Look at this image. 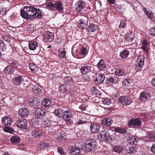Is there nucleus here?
<instances>
[{
  "label": "nucleus",
  "instance_id": "48",
  "mask_svg": "<svg viewBox=\"0 0 155 155\" xmlns=\"http://www.w3.org/2000/svg\"><path fill=\"white\" fill-rule=\"evenodd\" d=\"M56 137L57 139L59 140L64 139L66 138L65 133L63 132L60 133H58L56 136Z\"/></svg>",
  "mask_w": 155,
  "mask_h": 155
},
{
  "label": "nucleus",
  "instance_id": "52",
  "mask_svg": "<svg viewBox=\"0 0 155 155\" xmlns=\"http://www.w3.org/2000/svg\"><path fill=\"white\" fill-rule=\"evenodd\" d=\"M46 6L48 9L52 10H54L55 9V3L54 4L52 2L47 3Z\"/></svg>",
  "mask_w": 155,
  "mask_h": 155
},
{
  "label": "nucleus",
  "instance_id": "62",
  "mask_svg": "<svg viewBox=\"0 0 155 155\" xmlns=\"http://www.w3.org/2000/svg\"><path fill=\"white\" fill-rule=\"evenodd\" d=\"M2 38L3 40L9 42L10 40V38L7 35H5L2 36Z\"/></svg>",
  "mask_w": 155,
  "mask_h": 155
},
{
  "label": "nucleus",
  "instance_id": "9",
  "mask_svg": "<svg viewBox=\"0 0 155 155\" xmlns=\"http://www.w3.org/2000/svg\"><path fill=\"white\" fill-rule=\"evenodd\" d=\"M90 130L91 132L93 134L98 133L100 130V126L97 123L90 122Z\"/></svg>",
  "mask_w": 155,
  "mask_h": 155
},
{
  "label": "nucleus",
  "instance_id": "35",
  "mask_svg": "<svg viewBox=\"0 0 155 155\" xmlns=\"http://www.w3.org/2000/svg\"><path fill=\"white\" fill-rule=\"evenodd\" d=\"M12 143L14 144H18L20 143V138L16 136H12L10 139Z\"/></svg>",
  "mask_w": 155,
  "mask_h": 155
},
{
  "label": "nucleus",
  "instance_id": "32",
  "mask_svg": "<svg viewBox=\"0 0 155 155\" xmlns=\"http://www.w3.org/2000/svg\"><path fill=\"white\" fill-rule=\"evenodd\" d=\"M70 152L72 155H79L81 153L79 149L75 147H72Z\"/></svg>",
  "mask_w": 155,
  "mask_h": 155
},
{
  "label": "nucleus",
  "instance_id": "31",
  "mask_svg": "<svg viewBox=\"0 0 155 155\" xmlns=\"http://www.w3.org/2000/svg\"><path fill=\"white\" fill-rule=\"evenodd\" d=\"M115 74L118 76L123 77L126 75V74L123 69L118 68L115 70Z\"/></svg>",
  "mask_w": 155,
  "mask_h": 155
},
{
  "label": "nucleus",
  "instance_id": "17",
  "mask_svg": "<svg viewBox=\"0 0 155 155\" xmlns=\"http://www.w3.org/2000/svg\"><path fill=\"white\" fill-rule=\"evenodd\" d=\"M2 124L5 126H10L12 122L11 119L8 117H2Z\"/></svg>",
  "mask_w": 155,
  "mask_h": 155
},
{
  "label": "nucleus",
  "instance_id": "57",
  "mask_svg": "<svg viewBox=\"0 0 155 155\" xmlns=\"http://www.w3.org/2000/svg\"><path fill=\"white\" fill-rule=\"evenodd\" d=\"M126 25V21L125 20H121L119 28H124Z\"/></svg>",
  "mask_w": 155,
  "mask_h": 155
},
{
  "label": "nucleus",
  "instance_id": "33",
  "mask_svg": "<svg viewBox=\"0 0 155 155\" xmlns=\"http://www.w3.org/2000/svg\"><path fill=\"white\" fill-rule=\"evenodd\" d=\"M123 150L124 148L121 146L117 145L114 146L113 148V151L119 154Z\"/></svg>",
  "mask_w": 155,
  "mask_h": 155
},
{
  "label": "nucleus",
  "instance_id": "64",
  "mask_svg": "<svg viewBox=\"0 0 155 155\" xmlns=\"http://www.w3.org/2000/svg\"><path fill=\"white\" fill-rule=\"evenodd\" d=\"M141 48L142 49L143 51H145L146 53H148V50L147 49V47L146 46H143L141 47Z\"/></svg>",
  "mask_w": 155,
  "mask_h": 155
},
{
  "label": "nucleus",
  "instance_id": "26",
  "mask_svg": "<svg viewBox=\"0 0 155 155\" xmlns=\"http://www.w3.org/2000/svg\"><path fill=\"white\" fill-rule=\"evenodd\" d=\"M64 80L65 84L67 85H72L74 83V80L71 77L69 76L65 77Z\"/></svg>",
  "mask_w": 155,
  "mask_h": 155
},
{
  "label": "nucleus",
  "instance_id": "6",
  "mask_svg": "<svg viewBox=\"0 0 155 155\" xmlns=\"http://www.w3.org/2000/svg\"><path fill=\"white\" fill-rule=\"evenodd\" d=\"M118 101L122 105L125 106L129 105L132 102L131 98L128 96L120 97L118 98Z\"/></svg>",
  "mask_w": 155,
  "mask_h": 155
},
{
  "label": "nucleus",
  "instance_id": "40",
  "mask_svg": "<svg viewBox=\"0 0 155 155\" xmlns=\"http://www.w3.org/2000/svg\"><path fill=\"white\" fill-rule=\"evenodd\" d=\"M143 11L145 14L149 18L152 19L154 18L153 15L151 11L147 10L145 8H143Z\"/></svg>",
  "mask_w": 155,
  "mask_h": 155
},
{
  "label": "nucleus",
  "instance_id": "43",
  "mask_svg": "<svg viewBox=\"0 0 155 155\" xmlns=\"http://www.w3.org/2000/svg\"><path fill=\"white\" fill-rule=\"evenodd\" d=\"M29 101L30 105L34 108L36 106H38L39 105V103L37 102L36 99L34 98H30L29 100Z\"/></svg>",
  "mask_w": 155,
  "mask_h": 155
},
{
  "label": "nucleus",
  "instance_id": "50",
  "mask_svg": "<svg viewBox=\"0 0 155 155\" xmlns=\"http://www.w3.org/2000/svg\"><path fill=\"white\" fill-rule=\"evenodd\" d=\"M28 31L30 33H32L34 31L36 30V28H35V26L31 24L29 25L27 27Z\"/></svg>",
  "mask_w": 155,
  "mask_h": 155
},
{
  "label": "nucleus",
  "instance_id": "3",
  "mask_svg": "<svg viewBox=\"0 0 155 155\" xmlns=\"http://www.w3.org/2000/svg\"><path fill=\"white\" fill-rule=\"evenodd\" d=\"M97 143L94 140L89 139L87 140L86 142L84 143L82 148L85 149V150L87 151H89L97 147Z\"/></svg>",
  "mask_w": 155,
  "mask_h": 155
},
{
  "label": "nucleus",
  "instance_id": "21",
  "mask_svg": "<svg viewBox=\"0 0 155 155\" xmlns=\"http://www.w3.org/2000/svg\"><path fill=\"white\" fill-rule=\"evenodd\" d=\"M105 80V76L103 74H99L94 80L95 83L97 84L102 83Z\"/></svg>",
  "mask_w": 155,
  "mask_h": 155
},
{
  "label": "nucleus",
  "instance_id": "56",
  "mask_svg": "<svg viewBox=\"0 0 155 155\" xmlns=\"http://www.w3.org/2000/svg\"><path fill=\"white\" fill-rule=\"evenodd\" d=\"M7 12L6 8L4 6L0 7V14L2 15H5Z\"/></svg>",
  "mask_w": 155,
  "mask_h": 155
},
{
  "label": "nucleus",
  "instance_id": "14",
  "mask_svg": "<svg viewBox=\"0 0 155 155\" xmlns=\"http://www.w3.org/2000/svg\"><path fill=\"white\" fill-rule=\"evenodd\" d=\"M31 130V135L34 137L38 138L42 136V131L40 130L32 127Z\"/></svg>",
  "mask_w": 155,
  "mask_h": 155
},
{
  "label": "nucleus",
  "instance_id": "60",
  "mask_svg": "<svg viewBox=\"0 0 155 155\" xmlns=\"http://www.w3.org/2000/svg\"><path fill=\"white\" fill-rule=\"evenodd\" d=\"M130 79H125L123 82V85L126 86H129L130 85Z\"/></svg>",
  "mask_w": 155,
  "mask_h": 155
},
{
  "label": "nucleus",
  "instance_id": "24",
  "mask_svg": "<svg viewBox=\"0 0 155 155\" xmlns=\"http://www.w3.org/2000/svg\"><path fill=\"white\" fill-rule=\"evenodd\" d=\"M105 64L103 60L101 59L97 64V67L100 71H104L106 68Z\"/></svg>",
  "mask_w": 155,
  "mask_h": 155
},
{
  "label": "nucleus",
  "instance_id": "59",
  "mask_svg": "<svg viewBox=\"0 0 155 155\" xmlns=\"http://www.w3.org/2000/svg\"><path fill=\"white\" fill-rule=\"evenodd\" d=\"M149 33L152 36H155V26H153L150 30Z\"/></svg>",
  "mask_w": 155,
  "mask_h": 155
},
{
  "label": "nucleus",
  "instance_id": "46",
  "mask_svg": "<svg viewBox=\"0 0 155 155\" xmlns=\"http://www.w3.org/2000/svg\"><path fill=\"white\" fill-rule=\"evenodd\" d=\"M101 102L104 105H109L111 103L110 99L108 98H102Z\"/></svg>",
  "mask_w": 155,
  "mask_h": 155
},
{
  "label": "nucleus",
  "instance_id": "16",
  "mask_svg": "<svg viewBox=\"0 0 155 155\" xmlns=\"http://www.w3.org/2000/svg\"><path fill=\"white\" fill-rule=\"evenodd\" d=\"M54 38V34L51 32H47L45 35L44 39L46 41L48 42H52Z\"/></svg>",
  "mask_w": 155,
  "mask_h": 155
},
{
  "label": "nucleus",
  "instance_id": "63",
  "mask_svg": "<svg viewBox=\"0 0 155 155\" xmlns=\"http://www.w3.org/2000/svg\"><path fill=\"white\" fill-rule=\"evenodd\" d=\"M91 90L92 92V93L93 94H97L98 93L97 90L96 88H95L94 87H92L91 88Z\"/></svg>",
  "mask_w": 155,
  "mask_h": 155
},
{
  "label": "nucleus",
  "instance_id": "5",
  "mask_svg": "<svg viewBox=\"0 0 155 155\" xmlns=\"http://www.w3.org/2000/svg\"><path fill=\"white\" fill-rule=\"evenodd\" d=\"M99 138L104 141L107 142L110 140L111 136L109 133L106 130L101 131L98 136Z\"/></svg>",
  "mask_w": 155,
  "mask_h": 155
},
{
  "label": "nucleus",
  "instance_id": "28",
  "mask_svg": "<svg viewBox=\"0 0 155 155\" xmlns=\"http://www.w3.org/2000/svg\"><path fill=\"white\" fill-rule=\"evenodd\" d=\"M112 130L115 132H117L121 134H125L126 133V130L125 128L118 127H112Z\"/></svg>",
  "mask_w": 155,
  "mask_h": 155
},
{
  "label": "nucleus",
  "instance_id": "61",
  "mask_svg": "<svg viewBox=\"0 0 155 155\" xmlns=\"http://www.w3.org/2000/svg\"><path fill=\"white\" fill-rule=\"evenodd\" d=\"M58 151L61 155L65 154L66 153L64 151L63 149L61 147H58Z\"/></svg>",
  "mask_w": 155,
  "mask_h": 155
},
{
  "label": "nucleus",
  "instance_id": "8",
  "mask_svg": "<svg viewBox=\"0 0 155 155\" xmlns=\"http://www.w3.org/2000/svg\"><path fill=\"white\" fill-rule=\"evenodd\" d=\"M46 110L43 107L38 108L35 111V114L37 118L42 119L45 116Z\"/></svg>",
  "mask_w": 155,
  "mask_h": 155
},
{
  "label": "nucleus",
  "instance_id": "18",
  "mask_svg": "<svg viewBox=\"0 0 155 155\" xmlns=\"http://www.w3.org/2000/svg\"><path fill=\"white\" fill-rule=\"evenodd\" d=\"M55 8L58 12H61L64 9V6L63 3L60 1H57L55 2Z\"/></svg>",
  "mask_w": 155,
  "mask_h": 155
},
{
  "label": "nucleus",
  "instance_id": "36",
  "mask_svg": "<svg viewBox=\"0 0 155 155\" xmlns=\"http://www.w3.org/2000/svg\"><path fill=\"white\" fill-rule=\"evenodd\" d=\"M125 35V39L128 42L131 43L132 42L134 37L131 33H127Z\"/></svg>",
  "mask_w": 155,
  "mask_h": 155
},
{
  "label": "nucleus",
  "instance_id": "29",
  "mask_svg": "<svg viewBox=\"0 0 155 155\" xmlns=\"http://www.w3.org/2000/svg\"><path fill=\"white\" fill-rule=\"evenodd\" d=\"M42 104L45 107H48L51 105L52 101L49 99H44L42 102Z\"/></svg>",
  "mask_w": 155,
  "mask_h": 155
},
{
  "label": "nucleus",
  "instance_id": "11",
  "mask_svg": "<svg viewBox=\"0 0 155 155\" xmlns=\"http://www.w3.org/2000/svg\"><path fill=\"white\" fill-rule=\"evenodd\" d=\"M76 6L77 11L80 13H82V11L85 7V4L82 0H79L77 2Z\"/></svg>",
  "mask_w": 155,
  "mask_h": 155
},
{
  "label": "nucleus",
  "instance_id": "30",
  "mask_svg": "<svg viewBox=\"0 0 155 155\" xmlns=\"http://www.w3.org/2000/svg\"><path fill=\"white\" fill-rule=\"evenodd\" d=\"M139 140L137 137L136 138L134 137H130L128 140V143L130 145L136 144Z\"/></svg>",
  "mask_w": 155,
  "mask_h": 155
},
{
  "label": "nucleus",
  "instance_id": "1",
  "mask_svg": "<svg viewBox=\"0 0 155 155\" xmlns=\"http://www.w3.org/2000/svg\"><path fill=\"white\" fill-rule=\"evenodd\" d=\"M21 16L26 20H29L32 18H41L42 16L41 11L31 6H25L20 11Z\"/></svg>",
  "mask_w": 155,
  "mask_h": 155
},
{
  "label": "nucleus",
  "instance_id": "51",
  "mask_svg": "<svg viewBox=\"0 0 155 155\" xmlns=\"http://www.w3.org/2000/svg\"><path fill=\"white\" fill-rule=\"evenodd\" d=\"M136 152V148L133 147H129L127 150V152L130 154H134Z\"/></svg>",
  "mask_w": 155,
  "mask_h": 155
},
{
  "label": "nucleus",
  "instance_id": "22",
  "mask_svg": "<svg viewBox=\"0 0 155 155\" xmlns=\"http://www.w3.org/2000/svg\"><path fill=\"white\" fill-rule=\"evenodd\" d=\"M32 91L35 94L40 95L43 93V90L41 86L37 85L34 86Z\"/></svg>",
  "mask_w": 155,
  "mask_h": 155
},
{
  "label": "nucleus",
  "instance_id": "54",
  "mask_svg": "<svg viewBox=\"0 0 155 155\" xmlns=\"http://www.w3.org/2000/svg\"><path fill=\"white\" fill-rule=\"evenodd\" d=\"M87 52V50L85 48H83L80 49L79 54H81L83 56L85 55Z\"/></svg>",
  "mask_w": 155,
  "mask_h": 155
},
{
  "label": "nucleus",
  "instance_id": "53",
  "mask_svg": "<svg viewBox=\"0 0 155 155\" xmlns=\"http://www.w3.org/2000/svg\"><path fill=\"white\" fill-rule=\"evenodd\" d=\"M9 64V65L12 66L14 68H15L17 67L18 65L17 61L14 60H12L11 61Z\"/></svg>",
  "mask_w": 155,
  "mask_h": 155
},
{
  "label": "nucleus",
  "instance_id": "38",
  "mask_svg": "<svg viewBox=\"0 0 155 155\" xmlns=\"http://www.w3.org/2000/svg\"><path fill=\"white\" fill-rule=\"evenodd\" d=\"M49 146V145L48 143L44 142H40L39 143L38 148L41 150H44Z\"/></svg>",
  "mask_w": 155,
  "mask_h": 155
},
{
  "label": "nucleus",
  "instance_id": "47",
  "mask_svg": "<svg viewBox=\"0 0 155 155\" xmlns=\"http://www.w3.org/2000/svg\"><path fill=\"white\" fill-rule=\"evenodd\" d=\"M50 120H49L47 119L45 120H43L42 122V123L44 127H48L50 126Z\"/></svg>",
  "mask_w": 155,
  "mask_h": 155
},
{
  "label": "nucleus",
  "instance_id": "34",
  "mask_svg": "<svg viewBox=\"0 0 155 155\" xmlns=\"http://www.w3.org/2000/svg\"><path fill=\"white\" fill-rule=\"evenodd\" d=\"M28 66L31 71L34 73H36L38 70V67L33 63H29Z\"/></svg>",
  "mask_w": 155,
  "mask_h": 155
},
{
  "label": "nucleus",
  "instance_id": "44",
  "mask_svg": "<svg viewBox=\"0 0 155 155\" xmlns=\"http://www.w3.org/2000/svg\"><path fill=\"white\" fill-rule=\"evenodd\" d=\"M143 64H142L136 62L134 65V68L135 70L139 71L143 67Z\"/></svg>",
  "mask_w": 155,
  "mask_h": 155
},
{
  "label": "nucleus",
  "instance_id": "7",
  "mask_svg": "<svg viewBox=\"0 0 155 155\" xmlns=\"http://www.w3.org/2000/svg\"><path fill=\"white\" fill-rule=\"evenodd\" d=\"M142 124L141 121L137 119H132L127 123L129 126L132 127L138 128L141 126Z\"/></svg>",
  "mask_w": 155,
  "mask_h": 155
},
{
  "label": "nucleus",
  "instance_id": "19",
  "mask_svg": "<svg viewBox=\"0 0 155 155\" xmlns=\"http://www.w3.org/2000/svg\"><path fill=\"white\" fill-rule=\"evenodd\" d=\"M91 65L90 64H87L80 69V71L82 74H88L91 71Z\"/></svg>",
  "mask_w": 155,
  "mask_h": 155
},
{
  "label": "nucleus",
  "instance_id": "39",
  "mask_svg": "<svg viewBox=\"0 0 155 155\" xmlns=\"http://www.w3.org/2000/svg\"><path fill=\"white\" fill-rule=\"evenodd\" d=\"M129 54L128 50L125 49L120 52L119 56L121 58H125L127 57Z\"/></svg>",
  "mask_w": 155,
  "mask_h": 155
},
{
  "label": "nucleus",
  "instance_id": "10",
  "mask_svg": "<svg viewBox=\"0 0 155 155\" xmlns=\"http://www.w3.org/2000/svg\"><path fill=\"white\" fill-rule=\"evenodd\" d=\"M16 126L19 128L26 129L27 124L25 119L23 118H18L16 122Z\"/></svg>",
  "mask_w": 155,
  "mask_h": 155
},
{
  "label": "nucleus",
  "instance_id": "2",
  "mask_svg": "<svg viewBox=\"0 0 155 155\" xmlns=\"http://www.w3.org/2000/svg\"><path fill=\"white\" fill-rule=\"evenodd\" d=\"M61 110H55L54 113L55 115L59 117H62V119L64 121L68 120L70 119L71 117V114L69 110L61 112Z\"/></svg>",
  "mask_w": 155,
  "mask_h": 155
},
{
  "label": "nucleus",
  "instance_id": "4",
  "mask_svg": "<svg viewBox=\"0 0 155 155\" xmlns=\"http://www.w3.org/2000/svg\"><path fill=\"white\" fill-rule=\"evenodd\" d=\"M76 123L78 125L87 124L88 127L89 126L90 124V122L88 121L86 117L82 114H80L78 115Z\"/></svg>",
  "mask_w": 155,
  "mask_h": 155
},
{
  "label": "nucleus",
  "instance_id": "42",
  "mask_svg": "<svg viewBox=\"0 0 155 155\" xmlns=\"http://www.w3.org/2000/svg\"><path fill=\"white\" fill-rule=\"evenodd\" d=\"M145 57L144 56L140 55L137 56L136 62L144 65Z\"/></svg>",
  "mask_w": 155,
  "mask_h": 155
},
{
  "label": "nucleus",
  "instance_id": "37",
  "mask_svg": "<svg viewBox=\"0 0 155 155\" xmlns=\"http://www.w3.org/2000/svg\"><path fill=\"white\" fill-rule=\"evenodd\" d=\"M88 30L91 32H94L98 28L97 25L93 23H90L88 27Z\"/></svg>",
  "mask_w": 155,
  "mask_h": 155
},
{
  "label": "nucleus",
  "instance_id": "55",
  "mask_svg": "<svg viewBox=\"0 0 155 155\" xmlns=\"http://www.w3.org/2000/svg\"><path fill=\"white\" fill-rule=\"evenodd\" d=\"M6 45L4 43V42L0 40V49L2 51L5 50L6 49Z\"/></svg>",
  "mask_w": 155,
  "mask_h": 155
},
{
  "label": "nucleus",
  "instance_id": "45",
  "mask_svg": "<svg viewBox=\"0 0 155 155\" xmlns=\"http://www.w3.org/2000/svg\"><path fill=\"white\" fill-rule=\"evenodd\" d=\"M59 91L62 93H64L67 92V87L65 84H61L58 87Z\"/></svg>",
  "mask_w": 155,
  "mask_h": 155
},
{
  "label": "nucleus",
  "instance_id": "12",
  "mask_svg": "<svg viewBox=\"0 0 155 155\" xmlns=\"http://www.w3.org/2000/svg\"><path fill=\"white\" fill-rule=\"evenodd\" d=\"M24 78V76L16 75L12 79V81L15 85H19L23 82Z\"/></svg>",
  "mask_w": 155,
  "mask_h": 155
},
{
  "label": "nucleus",
  "instance_id": "58",
  "mask_svg": "<svg viewBox=\"0 0 155 155\" xmlns=\"http://www.w3.org/2000/svg\"><path fill=\"white\" fill-rule=\"evenodd\" d=\"M8 126H5L4 129V131L6 132L10 133L12 134L14 131L13 129L9 127H8Z\"/></svg>",
  "mask_w": 155,
  "mask_h": 155
},
{
  "label": "nucleus",
  "instance_id": "13",
  "mask_svg": "<svg viewBox=\"0 0 155 155\" xmlns=\"http://www.w3.org/2000/svg\"><path fill=\"white\" fill-rule=\"evenodd\" d=\"M88 18H87L80 19L78 22V25L80 28L83 30L86 28L88 23Z\"/></svg>",
  "mask_w": 155,
  "mask_h": 155
},
{
  "label": "nucleus",
  "instance_id": "49",
  "mask_svg": "<svg viewBox=\"0 0 155 155\" xmlns=\"http://www.w3.org/2000/svg\"><path fill=\"white\" fill-rule=\"evenodd\" d=\"M59 55L62 58H64L66 57V52L65 51L64 49H61L59 51Z\"/></svg>",
  "mask_w": 155,
  "mask_h": 155
},
{
  "label": "nucleus",
  "instance_id": "20",
  "mask_svg": "<svg viewBox=\"0 0 155 155\" xmlns=\"http://www.w3.org/2000/svg\"><path fill=\"white\" fill-rule=\"evenodd\" d=\"M118 79L117 77L114 76H112L110 77L107 78L106 80V83L109 85L114 84H116L117 81Z\"/></svg>",
  "mask_w": 155,
  "mask_h": 155
},
{
  "label": "nucleus",
  "instance_id": "15",
  "mask_svg": "<svg viewBox=\"0 0 155 155\" xmlns=\"http://www.w3.org/2000/svg\"><path fill=\"white\" fill-rule=\"evenodd\" d=\"M150 93L145 91L140 93L139 99L141 101H145L150 98Z\"/></svg>",
  "mask_w": 155,
  "mask_h": 155
},
{
  "label": "nucleus",
  "instance_id": "41",
  "mask_svg": "<svg viewBox=\"0 0 155 155\" xmlns=\"http://www.w3.org/2000/svg\"><path fill=\"white\" fill-rule=\"evenodd\" d=\"M112 122V120L110 118H105L103 120V124L107 126H110Z\"/></svg>",
  "mask_w": 155,
  "mask_h": 155
},
{
  "label": "nucleus",
  "instance_id": "23",
  "mask_svg": "<svg viewBox=\"0 0 155 155\" xmlns=\"http://www.w3.org/2000/svg\"><path fill=\"white\" fill-rule=\"evenodd\" d=\"M28 47L30 50H34L37 48L40 49V47L38 46L37 42L33 40L29 42Z\"/></svg>",
  "mask_w": 155,
  "mask_h": 155
},
{
  "label": "nucleus",
  "instance_id": "27",
  "mask_svg": "<svg viewBox=\"0 0 155 155\" xmlns=\"http://www.w3.org/2000/svg\"><path fill=\"white\" fill-rule=\"evenodd\" d=\"M15 69L12 66L8 65L4 69L3 72L5 74H11L14 72Z\"/></svg>",
  "mask_w": 155,
  "mask_h": 155
},
{
  "label": "nucleus",
  "instance_id": "25",
  "mask_svg": "<svg viewBox=\"0 0 155 155\" xmlns=\"http://www.w3.org/2000/svg\"><path fill=\"white\" fill-rule=\"evenodd\" d=\"M29 111L26 108L24 107L21 108L19 110L18 114L21 117H25L28 115Z\"/></svg>",
  "mask_w": 155,
  "mask_h": 155
}]
</instances>
